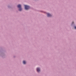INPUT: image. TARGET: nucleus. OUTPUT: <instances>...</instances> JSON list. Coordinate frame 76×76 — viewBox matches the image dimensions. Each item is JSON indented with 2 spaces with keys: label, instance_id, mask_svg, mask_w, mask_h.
Returning a JSON list of instances; mask_svg holds the SVG:
<instances>
[{
  "label": "nucleus",
  "instance_id": "f257e3e1",
  "mask_svg": "<svg viewBox=\"0 0 76 76\" xmlns=\"http://www.w3.org/2000/svg\"><path fill=\"white\" fill-rule=\"evenodd\" d=\"M25 9L26 10L27 9H29V6H27V5H25Z\"/></svg>",
  "mask_w": 76,
  "mask_h": 76
},
{
  "label": "nucleus",
  "instance_id": "f03ea898",
  "mask_svg": "<svg viewBox=\"0 0 76 76\" xmlns=\"http://www.w3.org/2000/svg\"><path fill=\"white\" fill-rule=\"evenodd\" d=\"M37 70L38 72H39L40 71V69H39V68H37Z\"/></svg>",
  "mask_w": 76,
  "mask_h": 76
},
{
  "label": "nucleus",
  "instance_id": "7ed1b4c3",
  "mask_svg": "<svg viewBox=\"0 0 76 76\" xmlns=\"http://www.w3.org/2000/svg\"><path fill=\"white\" fill-rule=\"evenodd\" d=\"M47 16L48 17H51V15L50 14L48 13L47 14Z\"/></svg>",
  "mask_w": 76,
  "mask_h": 76
},
{
  "label": "nucleus",
  "instance_id": "20e7f679",
  "mask_svg": "<svg viewBox=\"0 0 76 76\" xmlns=\"http://www.w3.org/2000/svg\"><path fill=\"white\" fill-rule=\"evenodd\" d=\"M18 8H20L21 7V5L20 4H19L18 5Z\"/></svg>",
  "mask_w": 76,
  "mask_h": 76
},
{
  "label": "nucleus",
  "instance_id": "39448f33",
  "mask_svg": "<svg viewBox=\"0 0 76 76\" xmlns=\"http://www.w3.org/2000/svg\"><path fill=\"white\" fill-rule=\"evenodd\" d=\"M23 63L24 64H26V62L25 61H23Z\"/></svg>",
  "mask_w": 76,
  "mask_h": 76
},
{
  "label": "nucleus",
  "instance_id": "423d86ee",
  "mask_svg": "<svg viewBox=\"0 0 76 76\" xmlns=\"http://www.w3.org/2000/svg\"><path fill=\"white\" fill-rule=\"evenodd\" d=\"M74 28H75V29H76V26L74 27Z\"/></svg>",
  "mask_w": 76,
  "mask_h": 76
},
{
  "label": "nucleus",
  "instance_id": "0eeeda50",
  "mask_svg": "<svg viewBox=\"0 0 76 76\" xmlns=\"http://www.w3.org/2000/svg\"><path fill=\"white\" fill-rule=\"evenodd\" d=\"M21 10H19V11H20V12H21Z\"/></svg>",
  "mask_w": 76,
  "mask_h": 76
},
{
  "label": "nucleus",
  "instance_id": "6e6552de",
  "mask_svg": "<svg viewBox=\"0 0 76 76\" xmlns=\"http://www.w3.org/2000/svg\"><path fill=\"white\" fill-rule=\"evenodd\" d=\"M72 24H73V22H72Z\"/></svg>",
  "mask_w": 76,
  "mask_h": 76
}]
</instances>
